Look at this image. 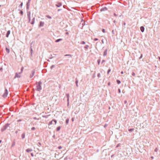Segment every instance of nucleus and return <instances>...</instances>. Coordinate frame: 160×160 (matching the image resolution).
I'll use <instances>...</instances> for the list:
<instances>
[{"label":"nucleus","instance_id":"obj_1","mask_svg":"<svg viewBox=\"0 0 160 160\" xmlns=\"http://www.w3.org/2000/svg\"><path fill=\"white\" fill-rule=\"evenodd\" d=\"M42 82L41 81L38 82H36V90L38 91H40L42 89L41 84Z\"/></svg>","mask_w":160,"mask_h":160},{"label":"nucleus","instance_id":"obj_2","mask_svg":"<svg viewBox=\"0 0 160 160\" xmlns=\"http://www.w3.org/2000/svg\"><path fill=\"white\" fill-rule=\"evenodd\" d=\"M10 124L7 123L5 124L2 128L1 129V131L2 132H3L4 131H5L8 128V127L10 125Z\"/></svg>","mask_w":160,"mask_h":160},{"label":"nucleus","instance_id":"obj_3","mask_svg":"<svg viewBox=\"0 0 160 160\" xmlns=\"http://www.w3.org/2000/svg\"><path fill=\"white\" fill-rule=\"evenodd\" d=\"M8 94V92L7 89H6L4 91V92L3 95H2V96L4 98H5L7 97V95Z\"/></svg>","mask_w":160,"mask_h":160},{"label":"nucleus","instance_id":"obj_4","mask_svg":"<svg viewBox=\"0 0 160 160\" xmlns=\"http://www.w3.org/2000/svg\"><path fill=\"white\" fill-rule=\"evenodd\" d=\"M62 3L60 2H57V4L55 5V6L58 7H60L62 6Z\"/></svg>","mask_w":160,"mask_h":160},{"label":"nucleus","instance_id":"obj_5","mask_svg":"<svg viewBox=\"0 0 160 160\" xmlns=\"http://www.w3.org/2000/svg\"><path fill=\"white\" fill-rule=\"evenodd\" d=\"M35 73V70H33L32 71L31 74L30 75V78H32L34 75Z\"/></svg>","mask_w":160,"mask_h":160},{"label":"nucleus","instance_id":"obj_6","mask_svg":"<svg viewBox=\"0 0 160 160\" xmlns=\"http://www.w3.org/2000/svg\"><path fill=\"white\" fill-rule=\"evenodd\" d=\"M107 10V8L106 7H105L103 8H101L100 9L101 12L105 11Z\"/></svg>","mask_w":160,"mask_h":160},{"label":"nucleus","instance_id":"obj_7","mask_svg":"<svg viewBox=\"0 0 160 160\" xmlns=\"http://www.w3.org/2000/svg\"><path fill=\"white\" fill-rule=\"evenodd\" d=\"M44 24V23L42 21H40L39 22V27H42L43 26Z\"/></svg>","mask_w":160,"mask_h":160},{"label":"nucleus","instance_id":"obj_8","mask_svg":"<svg viewBox=\"0 0 160 160\" xmlns=\"http://www.w3.org/2000/svg\"><path fill=\"white\" fill-rule=\"evenodd\" d=\"M11 31L10 30H8L7 32V33L6 35V37L7 38H8L9 37V35H10V33Z\"/></svg>","mask_w":160,"mask_h":160},{"label":"nucleus","instance_id":"obj_9","mask_svg":"<svg viewBox=\"0 0 160 160\" xmlns=\"http://www.w3.org/2000/svg\"><path fill=\"white\" fill-rule=\"evenodd\" d=\"M140 30H141V31L142 32H144V28L143 26H141L140 27Z\"/></svg>","mask_w":160,"mask_h":160},{"label":"nucleus","instance_id":"obj_10","mask_svg":"<svg viewBox=\"0 0 160 160\" xmlns=\"http://www.w3.org/2000/svg\"><path fill=\"white\" fill-rule=\"evenodd\" d=\"M31 16V12L30 11H28L27 12V16L28 18H30Z\"/></svg>","mask_w":160,"mask_h":160},{"label":"nucleus","instance_id":"obj_11","mask_svg":"<svg viewBox=\"0 0 160 160\" xmlns=\"http://www.w3.org/2000/svg\"><path fill=\"white\" fill-rule=\"evenodd\" d=\"M20 76L18 73H16L15 74V76L14 77L15 78H20Z\"/></svg>","mask_w":160,"mask_h":160},{"label":"nucleus","instance_id":"obj_12","mask_svg":"<svg viewBox=\"0 0 160 160\" xmlns=\"http://www.w3.org/2000/svg\"><path fill=\"white\" fill-rule=\"evenodd\" d=\"M35 18L34 17L33 18L32 22H31V24H33L35 22Z\"/></svg>","mask_w":160,"mask_h":160},{"label":"nucleus","instance_id":"obj_13","mask_svg":"<svg viewBox=\"0 0 160 160\" xmlns=\"http://www.w3.org/2000/svg\"><path fill=\"white\" fill-rule=\"evenodd\" d=\"M32 42L31 43V44H30V51H31V56H32V53L33 51L32 49Z\"/></svg>","mask_w":160,"mask_h":160},{"label":"nucleus","instance_id":"obj_14","mask_svg":"<svg viewBox=\"0 0 160 160\" xmlns=\"http://www.w3.org/2000/svg\"><path fill=\"white\" fill-rule=\"evenodd\" d=\"M78 79H77V78H76L75 79V83L76 84V86L77 87H78Z\"/></svg>","mask_w":160,"mask_h":160},{"label":"nucleus","instance_id":"obj_15","mask_svg":"<svg viewBox=\"0 0 160 160\" xmlns=\"http://www.w3.org/2000/svg\"><path fill=\"white\" fill-rule=\"evenodd\" d=\"M66 95L67 98V102H68L69 101V94L68 93H67L66 94Z\"/></svg>","mask_w":160,"mask_h":160},{"label":"nucleus","instance_id":"obj_16","mask_svg":"<svg viewBox=\"0 0 160 160\" xmlns=\"http://www.w3.org/2000/svg\"><path fill=\"white\" fill-rule=\"evenodd\" d=\"M30 3H27L26 4V9H28L30 6Z\"/></svg>","mask_w":160,"mask_h":160},{"label":"nucleus","instance_id":"obj_17","mask_svg":"<svg viewBox=\"0 0 160 160\" xmlns=\"http://www.w3.org/2000/svg\"><path fill=\"white\" fill-rule=\"evenodd\" d=\"M32 151V149H30V148L27 149L26 150V151L28 152H31Z\"/></svg>","mask_w":160,"mask_h":160},{"label":"nucleus","instance_id":"obj_18","mask_svg":"<svg viewBox=\"0 0 160 160\" xmlns=\"http://www.w3.org/2000/svg\"><path fill=\"white\" fill-rule=\"evenodd\" d=\"M6 51L8 53H9L10 52V49L9 48H7V47H6Z\"/></svg>","mask_w":160,"mask_h":160},{"label":"nucleus","instance_id":"obj_19","mask_svg":"<svg viewBox=\"0 0 160 160\" xmlns=\"http://www.w3.org/2000/svg\"><path fill=\"white\" fill-rule=\"evenodd\" d=\"M62 40V38H59V39L56 40L55 41V42H60V41Z\"/></svg>","mask_w":160,"mask_h":160},{"label":"nucleus","instance_id":"obj_20","mask_svg":"<svg viewBox=\"0 0 160 160\" xmlns=\"http://www.w3.org/2000/svg\"><path fill=\"white\" fill-rule=\"evenodd\" d=\"M107 49L105 50V51H104V53H103V56H104L106 55L107 54Z\"/></svg>","mask_w":160,"mask_h":160},{"label":"nucleus","instance_id":"obj_21","mask_svg":"<svg viewBox=\"0 0 160 160\" xmlns=\"http://www.w3.org/2000/svg\"><path fill=\"white\" fill-rule=\"evenodd\" d=\"M18 10L20 11L19 13L22 16L23 15V11L22 10H20V9H19Z\"/></svg>","mask_w":160,"mask_h":160},{"label":"nucleus","instance_id":"obj_22","mask_svg":"<svg viewBox=\"0 0 160 160\" xmlns=\"http://www.w3.org/2000/svg\"><path fill=\"white\" fill-rule=\"evenodd\" d=\"M22 138V139H24L25 137V134L24 133H23L21 135Z\"/></svg>","mask_w":160,"mask_h":160},{"label":"nucleus","instance_id":"obj_23","mask_svg":"<svg viewBox=\"0 0 160 160\" xmlns=\"http://www.w3.org/2000/svg\"><path fill=\"white\" fill-rule=\"evenodd\" d=\"M50 115H43L42 117L43 118H47L48 116H50Z\"/></svg>","mask_w":160,"mask_h":160},{"label":"nucleus","instance_id":"obj_24","mask_svg":"<svg viewBox=\"0 0 160 160\" xmlns=\"http://www.w3.org/2000/svg\"><path fill=\"white\" fill-rule=\"evenodd\" d=\"M69 121V119L68 118H67L66 120V123L67 124H68V123Z\"/></svg>","mask_w":160,"mask_h":160},{"label":"nucleus","instance_id":"obj_25","mask_svg":"<svg viewBox=\"0 0 160 160\" xmlns=\"http://www.w3.org/2000/svg\"><path fill=\"white\" fill-rule=\"evenodd\" d=\"M134 130V128H133L129 129H128V131H129V132H132V131H133Z\"/></svg>","mask_w":160,"mask_h":160},{"label":"nucleus","instance_id":"obj_26","mask_svg":"<svg viewBox=\"0 0 160 160\" xmlns=\"http://www.w3.org/2000/svg\"><path fill=\"white\" fill-rule=\"evenodd\" d=\"M61 128V127L60 126L56 128V130L57 131H58L60 130Z\"/></svg>","mask_w":160,"mask_h":160},{"label":"nucleus","instance_id":"obj_27","mask_svg":"<svg viewBox=\"0 0 160 160\" xmlns=\"http://www.w3.org/2000/svg\"><path fill=\"white\" fill-rule=\"evenodd\" d=\"M15 141H13L12 144L11 148L13 147L15 145Z\"/></svg>","mask_w":160,"mask_h":160},{"label":"nucleus","instance_id":"obj_28","mask_svg":"<svg viewBox=\"0 0 160 160\" xmlns=\"http://www.w3.org/2000/svg\"><path fill=\"white\" fill-rule=\"evenodd\" d=\"M23 5V2H21V4L19 6V8H22V6Z\"/></svg>","mask_w":160,"mask_h":160},{"label":"nucleus","instance_id":"obj_29","mask_svg":"<svg viewBox=\"0 0 160 160\" xmlns=\"http://www.w3.org/2000/svg\"><path fill=\"white\" fill-rule=\"evenodd\" d=\"M117 82L118 84H119L121 83V81L119 80H117Z\"/></svg>","mask_w":160,"mask_h":160},{"label":"nucleus","instance_id":"obj_30","mask_svg":"<svg viewBox=\"0 0 160 160\" xmlns=\"http://www.w3.org/2000/svg\"><path fill=\"white\" fill-rule=\"evenodd\" d=\"M53 121H52V120L48 124V125H52V122Z\"/></svg>","mask_w":160,"mask_h":160},{"label":"nucleus","instance_id":"obj_31","mask_svg":"<svg viewBox=\"0 0 160 160\" xmlns=\"http://www.w3.org/2000/svg\"><path fill=\"white\" fill-rule=\"evenodd\" d=\"M89 47V46L88 45H86L84 47V48H85V49H88V48Z\"/></svg>","mask_w":160,"mask_h":160},{"label":"nucleus","instance_id":"obj_32","mask_svg":"<svg viewBox=\"0 0 160 160\" xmlns=\"http://www.w3.org/2000/svg\"><path fill=\"white\" fill-rule=\"evenodd\" d=\"M100 61H101V60L100 59H99L97 61V62H98V64L99 65L100 63Z\"/></svg>","mask_w":160,"mask_h":160},{"label":"nucleus","instance_id":"obj_33","mask_svg":"<svg viewBox=\"0 0 160 160\" xmlns=\"http://www.w3.org/2000/svg\"><path fill=\"white\" fill-rule=\"evenodd\" d=\"M80 43L82 44H85V42L84 41H82Z\"/></svg>","mask_w":160,"mask_h":160},{"label":"nucleus","instance_id":"obj_34","mask_svg":"<svg viewBox=\"0 0 160 160\" xmlns=\"http://www.w3.org/2000/svg\"><path fill=\"white\" fill-rule=\"evenodd\" d=\"M33 119L34 120H39V118H37L36 117H33Z\"/></svg>","mask_w":160,"mask_h":160},{"label":"nucleus","instance_id":"obj_35","mask_svg":"<svg viewBox=\"0 0 160 160\" xmlns=\"http://www.w3.org/2000/svg\"><path fill=\"white\" fill-rule=\"evenodd\" d=\"M49 19H51L52 18V17H51L50 16L48 15H47V16H46Z\"/></svg>","mask_w":160,"mask_h":160},{"label":"nucleus","instance_id":"obj_36","mask_svg":"<svg viewBox=\"0 0 160 160\" xmlns=\"http://www.w3.org/2000/svg\"><path fill=\"white\" fill-rule=\"evenodd\" d=\"M52 120L53 122H55V124H56L57 123V120H55V119H53V120Z\"/></svg>","mask_w":160,"mask_h":160},{"label":"nucleus","instance_id":"obj_37","mask_svg":"<svg viewBox=\"0 0 160 160\" xmlns=\"http://www.w3.org/2000/svg\"><path fill=\"white\" fill-rule=\"evenodd\" d=\"M72 55H71V54H65L64 55V56H71Z\"/></svg>","mask_w":160,"mask_h":160},{"label":"nucleus","instance_id":"obj_38","mask_svg":"<svg viewBox=\"0 0 160 160\" xmlns=\"http://www.w3.org/2000/svg\"><path fill=\"white\" fill-rule=\"evenodd\" d=\"M53 57H52V55H51L50 56H49V59H52L53 58Z\"/></svg>","mask_w":160,"mask_h":160},{"label":"nucleus","instance_id":"obj_39","mask_svg":"<svg viewBox=\"0 0 160 160\" xmlns=\"http://www.w3.org/2000/svg\"><path fill=\"white\" fill-rule=\"evenodd\" d=\"M55 67V65H52L51 66V67H50V68L51 69H52L53 68H54Z\"/></svg>","mask_w":160,"mask_h":160},{"label":"nucleus","instance_id":"obj_40","mask_svg":"<svg viewBox=\"0 0 160 160\" xmlns=\"http://www.w3.org/2000/svg\"><path fill=\"white\" fill-rule=\"evenodd\" d=\"M142 56H143V55H142V54H141V56H140V57L139 58V59H141V58H142Z\"/></svg>","mask_w":160,"mask_h":160},{"label":"nucleus","instance_id":"obj_41","mask_svg":"<svg viewBox=\"0 0 160 160\" xmlns=\"http://www.w3.org/2000/svg\"><path fill=\"white\" fill-rule=\"evenodd\" d=\"M100 76H101V74H100V73H98L97 75V76L98 77L100 78Z\"/></svg>","mask_w":160,"mask_h":160},{"label":"nucleus","instance_id":"obj_42","mask_svg":"<svg viewBox=\"0 0 160 160\" xmlns=\"http://www.w3.org/2000/svg\"><path fill=\"white\" fill-rule=\"evenodd\" d=\"M132 75L133 76H135L136 75V74L134 72H132Z\"/></svg>","mask_w":160,"mask_h":160},{"label":"nucleus","instance_id":"obj_43","mask_svg":"<svg viewBox=\"0 0 160 160\" xmlns=\"http://www.w3.org/2000/svg\"><path fill=\"white\" fill-rule=\"evenodd\" d=\"M23 68L22 67L21 68V72L19 73V74H20L22 72L23 70Z\"/></svg>","mask_w":160,"mask_h":160},{"label":"nucleus","instance_id":"obj_44","mask_svg":"<svg viewBox=\"0 0 160 160\" xmlns=\"http://www.w3.org/2000/svg\"><path fill=\"white\" fill-rule=\"evenodd\" d=\"M62 148V147L61 146H59L58 147V148L59 149H61Z\"/></svg>","mask_w":160,"mask_h":160},{"label":"nucleus","instance_id":"obj_45","mask_svg":"<svg viewBox=\"0 0 160 160\" xmlns=\"http://www.w3.org/2000/svg\"><path fill=\"white\" fill-rule=\"evenodd\" d=\"M35 129V128L34 127H33L31 128V130H34Z\"/></svg>","mask_w":160,"mask_h":160},{"label":"nucleus","instance_id":"obj_46","mask_svg":"<svg viewBox=\"0 0 160 160\" xmlns=\"http://www.w3.org/2000/svg\"><path fill=\"white\" fill-rule=\"evenodd\" d=\"M158 149L157 148H156L154 150V151L155 152H157L158 151Z\"/></svg>","mask_w":160,"mask_h":160},{"label":"nucleus","instance_id":"obj_47","mask_svg":"<svg viewBox=\"0 0 160 160\" xmlns=\"http://www.w3.org/2000/svg\"><path fill=\"white\" fill-rule=\"evenodd\" d=\"M102 31L104 33L105 32V30L104 29H102Z\"/></svg>","mask_w":160,"mask_h":160},{"label":"nucleus","instance_id":"obj_48","mask_svg":"<svg viewBox=\"0 0 160 160\" xmlns=\"http://www.w3.org/2000/svg\"><path fill=\"white\" fill-rule=\"evenodd\" d=\"M0 70L1 72H2V71H3V68H2V67H1L0 68Z\"/></svg>","mask_w":160,"mask_h":160},{"label":"nucleus","instance_id":"obj_49","mask_svg":"<svg viewBox=\"0 0 160 160\" xmlns=\"http://www.w3.org/2000/svg\"><path fill=\"white\" fill-rule=\"evenodd\" d=\"M98 39L97 38H95L94 39V41H98Z\"/></svg>","mask_w":160,"mask_h":160},{"label":"nucleus","instance_id":"obj_50","mask_svg":"<svg viewBox=\"0 0 160 160\" xmlns=\"http://www.w3.org/2000/svg\"><path fill=\"white\" fill-rule=\"evenodd\" d=\"M120 143L118 144L117 145L116 147L118 148V147H119L120 146Z\"/></svg>","mask_w":160,"mask_h":160},{"label":"nucleus","instance_id":"obj_51","mask_svg":"<svg viewBox=\"0 0 160 160\" xmlns=\"http://www.w3.org/2000/svg\"><path fill=\"white\" fill-rule=\"evenodd\" d=\"M110 72V69H108V73L109 74V72Z\"/></svg>","mask_w":160,"mask_h":160},{"label":"nucleus","instance_id":"obj_52","mask_svg":"<svg viewBox=\"0 0 160 160\" xmlns=\"http://www.w3.org/2000/svg\"><path fill=\"white\" fill-rule=\"evenodd\" d=\"M22 121V120L21 119H19L18 120V122H21Z\"/></svg>","mask_w":160,"mask_h":160},{"label":"nucleus","instance_id":"obj_53","mask_svg":"<svg viewBox=\"0 0 160 160\" xmlns=\"http://www.w3.org/2000/svg\"><path fill=\"white\" fill-rule=\"evenodd\" d=\"M105 60H103L102 61V62H101V63L102 64L104 62H105Z\"/></svg>","mask_w":160,"mask_h":160},{"label":"nucleus","instance_id":"obj_54","mask_svg":"<svg viewBox=\"0 0 160 160\" xmlns=\"http://www.w3.org/2000/svg\"><path fill=\"white\" fill-rule=\"evenodd\" d=\"M28 18V22H30V21H31V18Z\"/></svg>","mask_w":160,"mask_h":160},{"label":"nucleus","instance_id":"obj_55","mask_svg":"<svg viewBox=\"0 0 160 160\" xmlns=\"http://www.w3.org/2000/svg\"><path fill=\"white\" fill-rule=\"evenodd\" d=\"M118 92L119 93H120L121 92V90H120V89L118 88Z\"/></svg>","mask_w":160,"mask_h":160},{"label":"nucleus","instance_id":"obj_56","mask_svg":"<svg viewBox=\"0 0 160 160\" xmlns=\"http://www.w3.org/2000/svg\"><path fill=\"white\" fill-rule=\"evenodd\" d=\"M52 137H53V138H55V137H55V135L54 134V135L52 136Z\"/></svg>","mask_w":160,"mask_h":160},{"label":"nucleus","instance_id":"obj_57","mask_svg":"<svg viewBox=\"0 0 160 160\" xmlns=\"http://www.w3.org/2000/svg\"><path fill=\"white\" fill-rule=\"evenodd\" d=\"M31 155L32 157H33L34 156V155L32 153H31Z\"/></svg>","mask_w":160,"mask_h":160},{"label":"nucleus","instance_id":"obj_58","mask_svg":"<svg viewBox=\"0 0 160 160\" xmlns=\"http://www.w3.org/2000/svg\"><path fill=\"white\" fill-rule=\"evenodd\" d=\"M31 0H28V2H27V3H30V2H31Z\"/></svg>","mask_w":160,"mask_h":160},{"label":"nucleus","instance_id":"obj_59","mask_svg":"<svg viewBox=\"0 0 160 160\" xmlns=\"http://www.w3.org/2000/svg\"><path fill=\"white\" fill-rule=\"evenodd\" d=\"M114 16L115 17H117V14H116L115 13H114Z\"/></svg>","mask_w":160,"mask_h":160},{"label":"nucleus","instance_id":"obj_60","mask_svg":"<svg viewBox=\"0 0 160 160\" xmlns=\"http://www.w3.org/2000/svg\"><path fill=\"white\" fill-rule=\"evenodd\" d=\"M106 150H104L103 152V153H104L106 152Z\"/></svg>","mask_w":160,"mask_h":160},{"label":"nucleus","instance_id":"obj_61","mask_svg":"<svg viewBox=\"0 0 160 160\" xmlns=\"http://www.w3.org/2000/svg\"><path fill=\"white\" fill-rule=\"evenodd\" d=\"M108 86H110V82H108Z\"/></svg>","mask_w":160,"mask_h":160},{"label":"nucleus","instance_id":"obj_62","mask_svg":"<svg viewBox=\"0 0 160 160\" xmlns=\"http://www.w3.org/2000/svg\"><path fill=\"white\" fill-rule=\"evenodd\" d=\"M62 9H58V11L59 12L60 11H61Z\"/></svg>","mask_w":160,"mask_h":160},{"label":"nucleus","instance_id":"obj_63","mask_svg":"<svg viewBox=\"0 0 160 160\" xmlns=\"http://www.w3.org/2000/svg\"><path fill=\"white\" fill-rule=\"evenodd\" d=\"M127 103V101L126 100H125L124 101V104H126Z\"/></svg>","mask_w":160,"mask_h":160},{"label":"nucleus","instance_id":"obj_64","mask_svg":"<svg viewBox=\"0 0 160 160\" xmlns=\"http://www.w3.org/2000/svg\"><path fill=\"white\" fill-rule=\"evenodd\" d=\"M38 144L40 146H41V143L40 142H38Z\"/></svg>","mask_w":160,"mask_h":160}]
</instances>
